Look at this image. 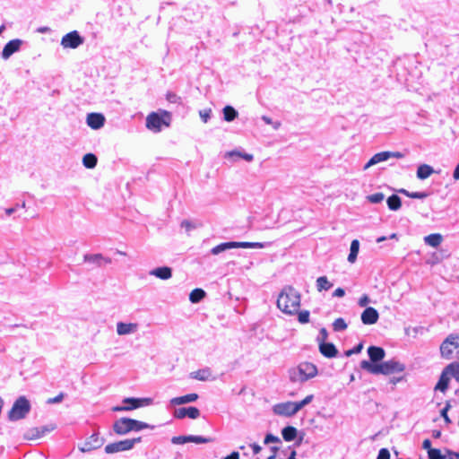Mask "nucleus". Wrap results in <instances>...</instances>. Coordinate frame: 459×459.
<instances>
[{
  "label": "nucleus",
  "instance_id": "473e14b6",
  "mask_svg": "<svg viewBox=\"0 0 459 459\" xmlns=\"http://www.w3.org/2000/svg\"><path fill=\"white\" fill-rule=\"evenodd\" d=\"M333 284L328 281L326 276H320L316 280V289L318 291L328 290Z\"/></svg>",
  "mask_w": 459,
  "mask_h": 459
},
{
  "label": "nucleus",
  "instance_id": "a211bd4d",
  "mask_svg": "<svg viewBox=\"0 0 459 459\" xmlns=\"http://www.w3.org/2000/svg\"><path fill=\"white\" fill-rule=\"evenodd\" d=\"M22 40L15 39L10 40L4 47L2 51V57L4 59L9 58L13 53L17 52L21 46H22Z\"/></svg>",
  "mask_w": 459,
  "mask_h": 459
},
{
  "label": "nucleus",
  "instance_id": "7c9ffc66",
  "mask_svg": "<svg viewBox=\"0 0 459 459\" xmlns=\"http://www.w3.org/2000/svg\"><path fill=\"white\" fill-rule=\"evenodd\" d=\"M359 242L358 239H353L351 243V249H350V254H349V256H348V261L350 263H354L356 261V258H357V255H358V253H359Z\"/></svg>",
  "mask_w": 459,
  "mask_h": 459
},
{
  "label": "nucleus",
  "instance_id": "4c0bfd02",
  "mask_svg": "<svg viewBox=\"0 0 459 459\" xmlns=\"http://www.w3.org/2000/svg\"><path fill=\"white\" fill-rule=\"evenodd\" d=\"M446 368L449 370L451 376L459 382V361H454L448 364Z\"/></svg>",
  "mask_w": 459,
  "mask_h": 459
},
{
  "label": "nucleus",
  "instance_id": "0e129e2a",
  "mask_svg": "<svg viewBox=\"0 0 459 459\" xmlns=\"http://www.w3.org/2000/svg\"><path fill=\"white\" fill-rule=\"evenodd\" d=\"M320 334L322 336V342H325L328 338V333L325 328H322L320 330Z\"/></svg>",
  "mask_w": 459,
  "mask_h": 459
},
{
  "label": "nucleus",
  "instance_id": "cd10ccee",
  "mask_svg": "<svg viewBox=\"0 0 459 459\" xmlns=\"http://www.w3.org/2000/svg\"><path fill=\"white\" fill-rule=\"evenodd\" d=\"M297 429L292 426H287L281 430L282 437L287 442L293 441L297 437Z\"/></svg>",
  "mask_w": 459,
  "mask_h": 459
},
{
  "label": "nucleus",
  "instance_id": "dca6fc26",
  "mask_svg": "<svg viewBox=\"0 0 459 459\" xmlns=\"http://www.w3.org/2000/svg\"><path fill=\"white\" fill-rule=\"evenodd\" d=\"M379 314L376 308L368 307L361 314V321L364 325H374L377 322Z\"/></svg>",
  "mask_w": 459,
  "mask_h": 459
},
{
  "label": "nucleus",
  "instance_id": "680f3d73",
  "mask_svg": "<svg viewBox=\"0 0 459 459\" xmlns=\"http://www.w3.org/2000/svg\"><path fill=\"white\" fill-rule=\"evenodd\" d=\"M223 459H239V454L238 452L234 451L228 456L224 457Z\"/></svg>",
  "mask_w": 459,
  "mask_h": 459
},
{
  "label": "nucleus",
  "instance_id": "5fc2aeb1",
  "mask_svg": "<svg viewBox=\"0 0 459 459\" xmlns=\"http://www.w3.org/2000/svg\"><path fill=\"white\" fill-rule=\"evenodd\" d=\"M181 227L186 229V231H189L195 226L190 221L185 220L181 222Z\"/></svg>",
  "mask_w": 459,
  "mask_h": 459
},
{
  "label": "nucleus",
  "instance_id": "13d9d810",
  "mask_svg": "<svg viewBox=\"0 0 459 459\" xmlns=\"http://www.w3.org/2000/svg\"><path fill=\"white\" fill-rule=\"evenodd\" d=\"M422 448L427 450L428 453L429 450H432L433 448L431 447V441L428 438L425 439L422 443Z\"/></svg>",
  "mask_w": 459,
  "mask_h": 459
},
{
  "label": "nucleus",
  "instance_id": "6ab92c4d",
  "mask_svg": "<svg viewBox=\"0 0 459 459\" xmlns=\"http://www.w3.org/2000/svg\"><path fill=\"white\" fill-rule=\"evenodd\" d=\"M87 125L92 129H100L104 126L105 117L100 113H90L87 116Z\"/></svg>",
  "mask_w": 459,
  "mask_h": 459
},
{
  "label": "nucleus",
  "instance_id": "ea45409f",
  "mask_svg": "<svg viewBox=\"0 0 459 459\" xmlns=\"http://www.w3.org/2000/svg\"><path fill=\"white\" fill-rule=\"evenodd\" d=\"M347 324L343 318H337L333 323V328L335 332L343 331L347 328Z\"/></svg>",
  "mask_w": 459,
  "mask_h": 459
},
{
  "label": "nucleus",
  "instance_id": "5701e85b",
  "mask_svg": "<svg viewBox=\"0 0 459 459\" xmlns=\"http://www.w3.org/2000/svg\"><path fill=\"white\" fill-rule=\"evenodd\" d=\"M390 158V152H377L371 157V159L365 164L364 169H368L369 167L379 163L381 161H385Z\"/></svg>",
  "mask_w": 459,
  "mask_h": 459
},
{
  "label": "nucleus",
  "instance_id": "bb28decb",
  "mask_svg": "<svg viewBox=\"0 0 459 459\" xmlns=\"http://www.w3.org/2000/svg\"><path fill=\"white\" fill-rule=\"evenodd\" d=\"M442 240L443 237L439 233L429 234L424 238L425 243L432 247H438L441 244Z\"/></svg>",
  "mask_w": 459,
  "mask_h": 459
},
{
  "label": "nucleus",
  "instance_id": "1a4fd4ad",
  "mask_svg": "<svg viewBox=\"0 0 459 459\" xmlns=\"http://www.w3.org/2000/svg\"><path fill=\"white\" fill-rule=\"evenodd\" d=\"M274 414L284 417H291L299 411L296 402L280 403L273 407Z\"/></svg>",
  "mask_w": 459,
  "mask_h": 459
},
{
  "label": "nucleus",
  "instance_id": "4468645a",
  "mask_svg": "<svg viewBox=\"0 0 459 459\" xmlns=\"http://www.w3.org/2000/svg\"><path fill=\"white\" fill-rule=\"evenodd\" d=\"M368 354L370 359L368 362L372 364H378L384 359L385 356V351L381 347L369 346L368 348Z\"/></svg>",
  "mask_w": 459,
  "mask_h": 459
},
{
  "label": "nucleus",
  "instance_id": "774afa93",
  "mask_svg": "<svg viewBox=\"0 0 459 459\" xmlns=\"http://www.w3.org/2000/svg\"><path fill=\"white\" fill-rule=\"evenodd\" d=\"M404 379V376H401V377H394L391 380V383H393L394 385H395L396 383L402 381Z\"/></svg>",
  "mask_w": 459,
  "mask_h": 459
},
{
  "label": "nucleus",
  "instance_id": "f257e3e1",
  "mask_svg": "<svg viewBox=\"0 0 459 459\" xmlns=\"http://www.w3.org/2000/svg\"><path fill=\"white\" fill-rule=\"evenodd\" d=\"M360 368L374 375H396L403 374L406 367L400 360L392 359L389 360L382 361L378 364H372L368 360H362Z\"/></svg>",
  "mask_w": 459,
  "mask_h": 459
},
{
  "label": "nucleus",
  "instance_id": "39448f33",
  "mask_svg": "<svg viewBox=\"0 0 459 459\" xmlns=\"http://www.w3.org/2000/svg\"><path fill=\"white\" fill-rule=\"evenodd\" d=\"M440 355L446 359H450L455 354H459V334H449L440 345Z\"/></svg>",
  "mask_w": 459,
  "mask_h": 459
},
{
  "label": "nucleus",
  "instance_id": "09e8293b",
  "mask_svg": "<svg viewBox=\"0 0 459 459\" xmlns=\"http://www.w3.org/2000/svg\"><path fill=\"white\" fill-rule=\"evenodd\" d=\"M363 348V344L362 343H359L358 345H356L354 348L351 349V350H348L345 354L346 356H351L352 354H357V353H359L361 351Z\"/></svg>",
  "mask_w": 459,
  "mask_h": 459
},
{
  "label": "nucleus",
  "instance_id": "e433bc0d",
  "mask_svg": "<svg viewBox=\"0 0 459 459\" xmlns=\"http://www.w3.org/2000/svg\"><path fill=\"white\" fill-rule=\"evenodd\" d=\"M131 420V431L134 430V431H139V430H142V429H152L153 427L145 423V422H143V421H139V420H134V419H130Z\"/></svg>",
  "mask_w": 459,
  "mask_h": 459
},
{
  "label": "nucleus",
  "instance_id": "a878e982",
  "mask_svg": "<svg viewBox=\"0 0 459 459\" xmlns=\"http://www.w3.org/2000/svg\"><path fill=\"white\" fill-rule=\"evenodd\" d=\"M197 399H198V394L193 393V394H188L178 396V397H174L171 399V403L175 404V405H180V404L195 402Z\"/></svg>",
  "mask_w": 459,
  "mask_h": 459
},
{
  "label": "nucleus",
  "instance_id": "f704fd0d",
  "mask_svg": "<svg viewBox=\"0 0 459 459\" xmlns=\"http://www.w3.org/2000/svg\"><path fill=\"white\" fill-rule=\"evenodd\" d=\"M84 261L97 263L98 265H101V262L102 261H104L106 264H110L111 263V259L110 258H104L100 254H97V255H86L84 256Z\"/></svg>",
  "mask_w": 459,
  "mask_h": 459
},
{
  "label": "nucleus",
  "instance_id": "393cba45",
  "mask_svg": "<svg viewBox=\"0 0 459 459\" xmlns=\"http://www.w3.org/2000/svg\"><path fill=\"white\" fill-rule=\"evenodd\" d=\"M151 274L161 280H168L172 276V270L168 266L158 267L153 269Z\"/></svg>",
  "mask_w": 459,
  "mask_h": 459
},
{
  "label": "nucleus",
  "instance_id": "6e6552de",
  "mask_svg": "<svg viewBox=\"0 0 459 459\" xmlns=\"http://www.w3.org/2000/svg\"><path fill=\"white\" fill-rule=\"evenodd\" d=\"M123 403L126 404L121 407H114L113 411H132L140 407L148 406L152 404V398H125Z\"/></svg>",
  "mask_w": 459,
  "mask_h": 459
},
{
  "label": "nucleus",
  "instance_id": "4be33fe9",
  "mask_svg": "<svg viewBox=\"0 0 459 459\" xmlns=\"http://www.w3.org/2000/svg\"><path fill=\"white\" fill-rule=\"evenodd\" d=\"M138 325L135 323H123L119 322L117 325V333L118 335L129 334L135 332Z\"/></svg>",
  "mask_w": 459,
  "mask_h": 459
},
{
  "label": "nucleus",
  "instance_id": "052dcab7",
  "mask_svg": "<svg viewBox=\"0 0 459 459\" xmlns=\"http://www.w3.org/2000/svg\"><path fill=\"white\" fill-rule=\"evenodd\" d=\"M404 155L400 152H390V158L402 159Z\"/></svg>",
  "mask_w": 459,
  "mask_h": 459
},
{
  "label": "nucleus",
  "instance_id": "a19ab883",
  "mask_svg": "<svg viewBox=\"0 0 459 459\" xmlns=\"http://www.w3.org/2000/svg\"><path fill=\"white\" fill-rule=\"evenodd\" d=\"M166 100L174 104H181V98L175 92L168 91L166 93Z\"/></svg>",
  "mask_w": 459,
  "mask_h": 459
},
{
  "label": "nucleus",
  "instance_id": "7ed1b4c3",
  "mask_svg": "<svg viewBox=\"0 0 459 459\" xmlns=\"http://www.w3.org/2000/svg\"><path fill=\"white\" fill-rule=\"evenodd\" d=\"M171 115L166 110L152 112L146 117V127L154 133L161 131L162 127L169 126Z\"/></svg>",
  "mask_w": 459,
  "mask_h": 459
},
{
  "label": "nucleus",
  "instance_id": "8fccbe9b",
  "mask_svg": "<svg viewBox=\"0 0 459 459\" xmlns=\"http://www.w3.org/2000/svg\"><path fill=\"white\" fill-rule=\"evenodd\" d=\"M277 442H280V438L276 436H273V434H267L264 440V444L277 443Z\"/></svg>",
  "mask_w": 459,
  "mask_h": 459
},
{
  "label": "nucleus",
  "instance_id": "e2e57ef3",
  "mask_svg": "<svg viewBox=\"0 0 459 459\" xmlns=\"http://www.w3.org/2000/svg\"><path fill=\"white\" fill-rule=\"evenodd\" d=\"M250 446L253 449L254 454H255V455L260 453V451L262 449V447L259 445L255 444V443L251 444Z\"/></svg>",
  "mask_w": 459,
  "mask_h": 459
},
{
  "label": "nucleus",
  "instance_id": "49530a36",
  "mask_svg": "<svg viewBox=\"0 0 459 459\" xmlns=\"http://www.w3.org/2000/svg\"><path fill=\"white\" fill-rule=\"evenodd\" d=\"M450 403H446V406L441 410V416L447 424L451 423V420L447 415V411L450 409Z\"/></svg>",
  "mask_w": 459,
  "mask_h": 459
},
{
  "label": "nucleus",
  "instance_id": "2eb2a0df",
  "mask_svg": "<svg viewBox=\"0 0 459 459\" xmlns=\"http://www.w3.org/2000/svg\"><path fill=\"white\" fill-rule=\"evenodd\" d=\"M130 418H121L113 424V430L117 435H125L131 431Z\"/></svg>",
  "mask_w": 459,
  "mask_h": 459
},
{
  "label": "nucleus",
  "instance_id": "58836bf2",
  "mask_svg": "<svg viewBox=\"0 0 459 459\" xmlns=\"http://www.w3.org/2000/svg\"><path fill=\"white\" fill-rule=\"evenodd\" d=\"M91 441H94V442H97L98 441V437L95 436V435H92L91 436V437L89 438L88 441H86L83 446L80 448V450L82 452H88V451H91L92 449H95L98 447L97 445H92L91 444Z\"/></svg>",
  "mask_w": 459,
  "mask_h": 459
},
{
  "label": "nucleus",
  "instance_id": "bf43d9fd",
  "mask_svg": "<svg viewBox=\"0 0 459 459\" xmlns=\"http://www.w3.org/2000/svg\"><path fill=\"white\" fill-rule=\"evenodd\" d=\"M333 295L334 297L342 298V297H343L345 295V291H344V290L342 288H337L333 291Z\"/></svg>",
  "mask_w": 459,
  "mask_h": 459
},
{
  "label": "nucleus",
  "instance_id": "423d86ee",
  "mask_svg": "<svg viewBox=\"0 0 459 459\" xmlns=\"http://www.w3.org/2000/svg\"><path fill=\"white\" fill-rule=\"evenodd\" d=\"M30 410L29 401L24 397H19L13 403L12 409L8 413L11 420H18L23 419Z\"/></svg>",
  "mask_w": 459,
  "mask_h": 459
},
{
  "label": "nucleus",
  "instance_id": "c85d7f7f",
  "mask_svg": "<svg viewBox=\"0 0 459 459\" xmlns=\"http://www.w3.org/2000/svg\"><path fill=\"white\" fill-rule=\"evenodd\" d=\"M434 172L432 167L427 164H422L418 167L417 177L420 179L428 178Z\"/></svg>",
  "mask_w": 459,
  "mask_h": 459
},
{
  "label": "nucleus",
  "instance_id": "20e7f679",
  "mask_svg": "<svg viewBox=\"0 0 459 459\" xmlns=\"http://www.w3.org/2000/svg\"><path fill=\"white\" fill-rule=\"evenodd\" d=\"M316 375V367L309 362H302L289 370L290 379L292 382H305Z\"/></svg>",
  "mask_w": 459,
  "mask_h": 459
},
{
  "label": "nucleus",
  "instance_id": "37998d69",
  "mask_svg": "<svg viewBox=\"0 0 459 459\" xmlns=\"http://www.w3.org/2000/svg\"><path fill=\"white\" fill-rule=\"evenodd\" d=\"M385 198L383 193H376L368 196V200L372 204L381 203Z\"/></svg>",
  "mask_w": 459,
  "mask_h": 459
},
{
  "label": "nucleus",
  "instance_id": "b1692460",
  "mask_svg": "<svg viewBox=\"0 0 459 459\" xmlns=\"http://www.w3.org/2000/svg\"><path fill=\"white\" fill-rule=\"evenodd\" d=\"M190 377L199 381H207L212 377V370L209 368H201L191 372Z\"/></svg>",
  "mask_w": 459,
  "mask_h": 459
},
{
  "label": "nucleus",
  "instance_id": "2f4dec72",
  "mask_svg": "<svg viewBox=\"0 0 459 459\" xmlns=\"http://www.w3.org/2000/svg\"><path fill=\"white\" fill-rule=\"evenodd\" d=\"M98 159L93 153H87L82 158V164L87 169H93L97 165Z\"/></svg>",
  "mask_w": 459,
  "mask_h": 459
},
{
  "label": "nucleus",
  "instance_id": "a18cd8bd",
  "mask_svg": "<svg viewBox=\"0 0 459 459\" xmlns=\"http://www.w3.org/2000/svg\"><path fill=\"white\" fill-rule=\"evenodd\" d=\"M313 398H314V395L313 394H309V395L306 396L303 400H301L299 402H296L297 406L299 408V411L301 410L305 405H307L309 403H311Z\"/></svg>",
  "mask_w": 459,
  "mask_h": 459
},
{
  "label": "nucleus",
  "instance_id": "f3484780",
  "mask_svg": "<svg viewBox=\"0 0 459 459\" xmlns=\"http://www.w3.org/2000/svg\"><path fill=\"white\" fill-rule=\"evenodd\" d=\"M450 376H451V374L446 367L443 369V371L439 377V379L434 387V390L440 391L443 394L446 393L449 386Z\"/></svg>",
  "mask_w": 459,
  "mask_h": 459
},
{
  "label": "nucleus",
  "instance_id": "c9c22d12",
  "mask_svg": "<svg viewBox=\"0 0 459 459\" xmlns=\"http://www.w3.org/2000/svg\"><path fill=\"white\" fill-rule=\"evenodd\" d=\"M224 119L228 122L234 120L238 117V112L231 106H226L223 108Z\"/></svg>",
  "mask_w": 459,
  "mask_h": 459
},
{
  "label": "nucleus",
  "instance_id": "79ce46f5",
  "mask_svg": "<svg viewBox=\"0 0 459 459\" xmlns=\"http://www.w3.org/2000/svg\"><path fill=\"white\" fill-rule=\"evenodd\" d=\"M429 459H445L446 456L441 454V451L437 448H433L428 453Z\"/></svg>",
  "mask_w": 459,
  "mask_h": 459
},
{
  "label": "nucleus",
  "instance_id": "f03ea898",
  "mask_svg": "<svg viewBox=\"0 0 459 459\" xmlns=\"http://www.w3.org/2000/svg\"><path fill=\"white\" fill-rule=\"evenodd\" d=\"M277 307L285 314L293 315L300 307V294L292 287H285L277 299Z\"/></svg>",
  "mask_w": 459,
  "mask_h": 459
},
{
  "label": "nucleus",
  "instance_id": "3c124183",
  "mask_svg": "<svg viewBox=\"0 0 459 459\" xmlns=\"http://www.w3.org/2000/svg\"><path fill=\"white\" fill-rule=\"evenodd\" d=\"M377 459H390V453L387 448H382L379 450Z\"/></svg>",
  "mask_w": 459,
  "mask_h": 459
},
{
  "label": "nucleus",
  "instance_id": "ddd939ff",
  "mask_svg": "<svg viewBox=\"0 0 459 459\" xmlns=\"http://www.w3.org/2000/svg\"><path fill=\"white\" fill-rule=\"evenodd\" d=\"M176 419H183L185 417H188L190 419H197L200 416V411L198 408L191 406V407H182L176 409L173 413Z\"/></svg>",
  "mask_w": 459,
  "mask_h": 459
},
{
  "label": "nucleus",
  "instance_id": "9d476101",
  "mask_svg": "<svg viewBox=\"0 0 459 459\" xmlns=\"http://www.w3.org/2000/svg\"><path fill=\"white\" fill-rule=\"evenodd\" d=\"M83 43V39L80 36L77 30H73L61 39V45L65 48H76Z\"/></svg>",
  "mask_w": 459,
  "mask_h": 459
},
{
  "label": "nucleus",
  "instance_id": "338daca9",
  "mask_svg": "<svg viewBox=\"0 0 459 459\" xmlns=\"http://www.w3.org/2000/svg\"><path fill=\"white\" fill-rule=\"evenodd\" d=\"M448 455L450 459H459V453L449 451Z\"/></svg>",
  "mask_w": 459,
  "mask_h": 459
},
{
  "label": "nucleus",
  "instance_id": "72a5a7b5",
  "mask_svg": "<svg viewBox=\"0 0 459 459\" xmlns=\"http://www.w3.org/2000/svg\"><path fill=\"white\" fill-rule=\"evenodd\" d=\"M205 297V291L203 289L196 288L190 292L189 300L192 303H197Z\"/></svg>",
  "mask_w": 459,
  "mask_h": 459
},
{
  "label": "nucleus",
  "instance_id": "c756f323",
  "mask_svg": "<svg viewBox=\"0 0 459 459\" xmlns=\"http://www.w3.org/2000/svg\"><path fill=\"white\" fill-rule=\"evenodd\" d=\"M388 208L392 211H397L402 206L401 198L397 195H392L386 200Z\"/></svg>",
  "mask_w": 459,
  "mask_h": 459
},
{
  "label": "nucleus",
  "instance_id": "f8f14e48",
  "mask_svg": "<svg viewBox=\"0 0 459 459\" xmlns=\"http://www.w3.org/2000/svg\"><path fill=\"white\" fill-rule=\"evenodd\" d=\"M255 244L250 242H225L219 244L212 248L211 252L212 255H218L230 248L235 247H253Z\"/></svg>",
  "mask_w": 459,
  "mask_h": 459
},
{
  "label": "nucleus",
  "instance_id": "9b49d317",
  "mask_svg": "<svg viewBox=\"0 0 459 459\" xmlns=\"http://www.w3.org/2000/svg\"><path fill=\"white\" fill-rule=\"evenodd\" d=\"M55 429H56L55 424H49V425L43 426L40 428H39V427L31 428L28 430L27 434L25 435V438H27V439L40 438L43 436H45L46 434L54 430Z\"/></svg>",
  "mask_w": 459,
  "mask_h": 459
},
{
  "label": "nucleus",
  "instance_id": "412c9836",
  "mask_svg": "<svg viewBox=\"0 0 459 459\" xmlns=\"http://www.w3.org/2000/svg\"><path fill=\"white\" fill-rule=\"evenodd\" d=\"M210 441L209 438L201 436H180L173 438L174 443L185 444L186 442H194L196 444H204Z\"/></svg>",
  "mask_w": 459,
  "mask_h": 459
},
{
  "label": "nucleus",
  "instance_id": "de8ad7c7",
  "mask_svg": "<svg viewBox=\"0 0 459 459\" xmlns=\"http://www.w3.org/2000/svg\"><path fill=\"white\" fill-rule=\"evenodd\" d=\"M230 156L237 155L238 157L243 158L247 161H251L253 160V155L248 153H241L239 152H230L228 153Z\"/></svg>",
  "mask_w": 459,
  "mask_h": 459
},
{
  "label": "nucleus",
  "instance_id": "aec40b11",
  "mask_svg": "<svg viewBox=\"0 0 459 459\" xmlns=\"http://www.w3.org/2000/svg\"><path fill=\"white\" fill-rule=\"evenodd\" d=\"M319 351L325 358H334L336 357L338 351L333 343L321 342L319 344Z\"/></svg>",
  "mask_w": 459,
  "mask_h": 459
},
{
  "label": "nucleus",
  "instance_id": "4d7b16f0",
  "mask_svg": "<svg viewBox=\"0 0 459 459\" xmlns=\"http://www.w3.org/2000/svg\"><path fill=\"white\" fill-rule=\"evenodd\" d=\"M369 302V299L367 295H363L359 300V305L360 307H366Z\"/></svg>",
  "mask_w": 459,
  "mask_h": 459
},
{
  "label": "nucleus",
  "instance_id": "6e6d98bb",
  "mask_svg": "<svg viewBox=\"0 0 459 459\" xmlns=\"http://www.w3.org/2000/svg\"><path fill=\"white\" fill-rule=\"evenodd\" d=\"M64 398V394L63 393H60L59 394H57L56 396L53 397V398H49L48 400V403H60Z\"/></svg>",
  "mask_w": 459,
  "mask_h": 459
},
{
  "label": "nucleus",
  "instance_id": "69168bd1",
  "mask_svg": "<svg viewBox=\"0 0 459 459\" xmlns=\"http://www.w3.org/2000/svg\"><path fill=\"white\" fill-rule=\"evenodd\" d=\"M453 178H454L455 180H459V163L455 167V169L454 174H453Z\"/></svg>",
  "mask_w": 459,
  "mask_h": 459
},
{
  "label": "nucleus",
  "instance_id": "864d4df0",
  "mask_svg": "<svg viewBox=\"0 0 459 459\" xmlns=\"http://www.w3.org/2000/svg\"><path fill=\"white\" fill-rule=\"evenodd\" d=\"M200 114V117L201 118L203 119V121L204 123H206L210 117V114H211V109H204V110H201L199 112Z\"/></svg>",
  "mask_w": 459,
  "mask_h": 459
},
{
  "label": "nucleus",
  "instance_id": "c03bdc74",
  "mask_svg": "<svg viewBox=\"0 0 459 459\" xmlns=\"http://www.w3.org/2000/svg\"><path fill=\"white\" fill-rule=\"evenodd\" d=\"M299 322L301 324H307L309 321V311L303 310L298 314Z\"/></svg>",
  "mask_w": 459,
  "mask_h": 459
},
{
  "label": "nucleus",
  "instance_id": "603ef678",
  "mask_svg": "<svg viewBox=\"0 0 459 459\" xmlns=\"http://www.w3.org/2000/svg\"><path fill=\"white\" fill-rule=\"evenodd\" d=\"M428 196L427 193L424 192H411V195H410V198L413 199H423Z\"/></svg>",
  "mask_w": 459,
  "mask_h": 459
},
{
  "label": "nucleus",
  "instance_id": "0eeeda50",
  "mask_svg": "<svg viewBox=\"0 0 459 459\" xmlns=\"http://www.w3.org/2000/svg\"><path fill=\"white\" fill-rule=\"evenodd\" d=\"M141 437L125 439L117 442L108 444L105 446V452L107 454H114L122 451H127L134 447V444L139 443Z\"/></svg>",
  "mask_w": 459,
  "mask_h": 459
}]
</instances>
